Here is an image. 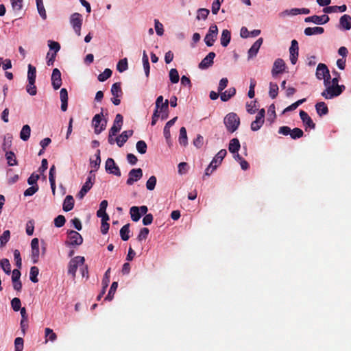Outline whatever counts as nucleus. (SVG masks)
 I'll return each instance as SVG.
<instances>
[{"mask_svg":"<svg viewBox=\"0 0 351 351\" xmlns=\"http://www.w3.org/2000/svg\"><path fill=\"white\" fill-rule=\"evenodd\" d=\"M224 125L228 132H234L240 125V118L234 112L228 113L223 119Z\"/></svg>","mask_w":351,"mask_h":351,"instance_id":"obj_1","label":"nucleus"},{"mask_svg":"<svg viewBox=\"0 0 351 351\" xmlns=\"http://www.w3.org/2000/svg\"><path fill=\"white\" fill-rule=\"evenodd\" d=\"M345 89L346 86L344 85H335V84H332L330 86H328L327 88L324 90L321 95L326 99H330L340 95Z\"/></svg>","mask_w":351,"mask_h":351,"instance_id":"obj_2","label":"nucleus"},{"mask_svg":"<svg viewBox=\"0 0 351 351\" xmlns=\"http://www.w3.org/2000/svg\"><path fill=\"white\" fill-rule=\"evenodd\" d=\"M103 111L104 108H101V112L96 114L92 120V125L94 128V132L96 134H100L102 131L105 130L106 128L107 120H102V117L104 116Z\"/></svg>","mask_w":351,"mask_h":351,"instance_id":"obj_3","label":"nucleus"},{"mask_svg":"<svg viewBox=\"0 0 351 351\" xmlns=\"http://www.w3.org/2000/svg\"><path fill=\"white\" fill-rule=\"evenodd\" d=\"M85 258L84 256H77L71 259L68 265V274L71 275L74 278L75 277L78 266H83Z\"/></svg>","mask_w":351,"mask_h":351,"instance_id":"obj_4","label":"nucleus"},{"mask_svg":"<svg viewBox=\"0 0 351 351\" xmlns=\"http://www.w3.org/2000/svg\"><path fill=\"white\" fill-rule=\"evenodd\" d=\"M92 172V171L90 172V175L87 177L86 182L77 195V197L79 199H83L93 186L95 176V175H91Z\"/></svg>","mask_w":351,"mask_h":351,"instance_id":"obj_5","label":"nucleus"},{"mask_svg":"<svg viewBox=\"0 0 351 351\" xmlns=\"http://www.w3.org/2000/svg\"><path fill=\"white\" fill-rule=\"evenodd\" d=\"M218 34L217 26L215 24L210 26L208 33L204 38V42L208 47L214 45Z\"/></svg>","mask_w":351,"mask_h":351,"instance_id":"obj_6","label":"nucleus"},{"mask_svg":"<svg viewBox=\"0 0 351 351\" xmlns=\"http://www.w3.org/2000/svg\"><path fill=\"white\" fill-rule=\"evenodd\" d=\"M68 241H66L67 245H80L83 243V238L82 235L75 230H69Z\"/></svg>","mask_w":351,"mask_h":351,"instance_id":"obj_7","label":"nucleus"},{"mask_svg":"<svg viewBox=\"0 0 351 351\" xmlns=\"http://www.w3.org/2000/svg\"><path fill=\"white\" fill-rule=\"evenodd\" d=\"M71 24L77 36L81 35V27L82 25V16L79 13H74L71 16Z\"/></svg>","mask_w":351,"mask_h":351,"instance_id":"obj_8","label":"nucleus"},{"mask_svg":"<svg viewBox=\"0 0 351 351\" xmlns=\"http://www.w3.org/2000/svg\"><path fill=\"white\" fill-rule=\"evenodd\" d=\"M265 109L262 108L258 111V114L256 116L255 120L252 121L251 123L250 128L252 131H257L262 127L265 121Z\"/></svg>","mask_w":351,"mask_h":351,"instance_id":"obj_9","label":"nucleus"},{"mask_svg":"<svg viewBox=\"0 0 351 351\" xmlns=\"http://www.w3.org/2000/svg\"><path fill=\"white\" fill-rule=\"evenodd\" d=\"M106 171L109 173L120 177L121 176L119 167L116 165L114 159L108 158L106 161Z\"/></svg>","mask_w":351,"mask_h":351,"instance_id":"obj_10","label":"nucleus"},{"mask_svg":"<svg viewBox=\"0 0 351 351\" xmlns=\"http://www.w3.org/2000/svg\"><path fill=\"white\" fill-rule=\"evenodd\" d=\"M286 67V64L282 58L276 59L274 62L271 70L272 76L275 77L278 74L282 73L285 71Z\"/></svg>","mask_w":351,"mask_h":351,"instance_id":"obj_11","label":"nucleus"},{"mask_svg":"<svg viewBox=\"0 0 351 351\" xmlns=\"http://www.w3.org/2000/svg\"><path fill=\"white\" fill-rule=\"evenodd\" d=\"M299 56L298 43L296 40H292L291 47H289L290 61L292 64H295Z\"/></svg>","mask_w":351,"mask_h":351,"instance_id":"obj_12","label":"nucleus"},{"mask_svg":"<svg viewBox=\"0 0 351 351\" xmlns=\"http://www.w3.org/2000/svg\"><path fill=\"white\" fill-rule=\"evenodd\" d=\"M128 179L127 180V184L132 185L135 182H137L143 177V171L141 168L132 169L128 173Z\"/></svg>","mask_w":351,"mask_h":351,"instance_id":"obj_13","label":"nucleus"},{"mask_svg":"<svg viewBox=\"0 0 351 351\" xmlns=\"http://www.w3.org/2000/svg\"><path fill=\"white\" fill-rule=\"evenodd\" d=\"M329 16L326 14L322 16L313 15L305 18L304 21L306 23H313L317 25H323L329 21Z\"/></svg>","mask_w":351,"mask_h":351,"instance_id":"obj_14","label":"nucleus"},{"mask_svg":"<svg viewBox=\"0 0 351 351\" xmlns=\"http://www.w3.org/2000/svg\"><path fill=\"white\" fill-rule=\"evenodd\" d=\"M51 84L55 90H58L62 85L61 73L57 68L54 69L51 75Z\"/></svg>","mask_w":351,"mask_h":351,"instance_id":"obj_15","label":"nucleus"},{"mask_svg":"<svg viewBox=\"0 0 351 351\" xmlns=\"http://www.w3.org/2000/svg\"><path fill=\"white\" fill-rule=\"evenodd\" d=\"M329 75L330 71L327 66L324 63L318 64L315 73L316 77L318 80H322V78H324L325 77H329Z\"/></svg>","mask_w":351,"mask_h":351,"instance_id":"obj_16","label":"nucleus"},{"mask_svg":"<svg viewBox=\"0 0 351 351\" xmlns=\"http://www.w3.org/2000/svg\"><path fill=\"white\" fill-rule=\"evenodd\" d=\"M215 53L210 52L199 64L200 69H206L211 66L213 64V59L215 57Z\"/></svg>","mask_w":351,"mask_h":351,"instance_id":"obj_17","label":"nucleus"},{"mask_svg":"<svg viewBox=\"0 0 351 351\" xmlns=\"http://www.w3.org/2000/svg\"><path fill=\"white\" fill-rule=\"evenodd\" d=\"M300 117L303 122L304 125L305 126L306 130L307 128L315 129V124L313 123L312 119L309 117L307 112L304 110H300Z\"/></svg>","mask_w":351,"mask_h":351,"instance_id":"obj_18","label":"nucleus"},{"mask_svg":"<svg viewBox=\"0 0 351 351\" xmlns=\"http://www.w3.org/2000/svg\"><path fill=\"white\" fill-rule=\"evenodd\" d=\"M263 43V38H259L250 47V49L248 50L247 55H248V59H251L254 57H255L258 50L261 46V45Z\"/></svg>","mask_w":351,"mask_h":351,"instance_id":"obj_19","label":"nucleus"},{"mask_svg":"<svg viewBox=\"0 0 351 351\" xmlns=\"http://www.w3.org/2000/svg\"><path fill=\"white\" fill-rule=\"evenodd\" d=\"M133 134V130L123 131L119 136L116 138V143L119 147H121L125 143L127 142L128 139Z\"/></svg>","mask_w":351,"mask_h":351,"instance_id":"obj_20","label":"nucleus"},{"mask_svg":"<svg viewBox=\"0 0 351 351\" xmlns=\"http://www.w3.org/2000/svg\"><path fill=\"white\" fill-rule=\"evenodd\" d=\"M339 25L340 27L349 30L351 29V16L348 14H343L341 16L339 19Z\"/></svg>","mask_w":351,"mask_h":351,"instance_id":"obj_21","label":"nucleus"},{"mask_svg":"<svg viewBox=\"0 0 351 351\" xmlns=\"http://www.w3.org/2000/svg\"><path fill=\"white\" fill-rule=\"evenodd\" d=\"M74 199L72 195H68L66 196L62 206V209L65 212L71 210L74 207Z\"/></svg>","mask_w":351,"mask_h":351,"instance_id":"obj_22","label":"nucleus"},{"mask_svg":"<svg viewBox=\"0 0 351 351\" xmlns=\"http://www.w3.org/2000/svg\"><path fill=\"white\" fill-rule=\"evenodd\" d=\"M227 154V151L224 149H221L213 158V160L210 162L211 166H214L217 165V167L220 165Z\"/></svg>","mask_w":351,"mask_h":351,"instance_id":"obj_23","label":"nucleus"},{"mask_svg":"<svg viewBox=\"0 0 351 351\" xmlns=\"http://www.w3.org/2000/svg\"><path fill=\"white\" fill-rule=\"evenodd\" d=\"M55 175H56V167L54 165H53L49 170V180L51 185V189L53 195H54L56 194V180H55Z\"/></svg>","mask_w":351,"mask_h":351,"instance_id":"obj_24","label":"nucleus"},{"mask_svg":"<svg viewBox=\"0 0 351 351\" xmlns=\"http://www.w3.org/2000/svg\"><path fill=\"white\" fill-rule=\"evenodd\" d=\"M231 40V32L228 29H223L221 32L220 42L221 45L226 47L228 45Z\"/></svg>","mask_w":351,"mask_h":351,"instance_id":"obj_25","label":"nucleus"},{"mask_svg":"<svg viewBox=\"0 0 351 351\" xmlns=\"http://www.w3.org/2000/svg\"><path fill=\"white\" fill-rule=\"evenodd\" d=\"M315 109L319 116L322 117L328 113V108L327 105L324 101H320L316 104Z\"/></svg>","mask_w":351,"mask_h":351,"instance_id":"obj_26","label":"nucleus"},{"mask_svg":"<svg viewBox=\"0 0 351 351\" xmlns=\"http://www.w3.org/2000/svg\"><path fill=\"white\" fill-rule=\"evenodd\" d=\"M324 32V29L321 27H313L305 28L304 33L306 36H312L316 34H322Z\"/></svg>","mask_w":351,"mask_h":351,"instance_id":"obj_27","label":"nucleus"},{"mask_svg":"<svg viewBox=\"0 0 351 351\" xmlns=\"http://www.w3.org/2000/svg\"><path fill=\"white\" fill-rule=\"evenodd\" d=\"M347 10V6L346 5H342L340 6L333 5V6H328L324 8V12L325 13H332V12H344Z\"/></svg>","mask_w":351,"mask_h":351,"instance_id":"obj_28","label":"nucleus"},{"mask_svg":"<svg viewBox=\"0 0 351 351\" xmlns=\"http://www.w3.org/2000/svg\"><path fill=\"white\" fill-rule=\"evenodd\" d=\"M178 141H179V143L184 147H186L188 145V137H187V134H186V130L184 127H182L180 129V134H179Z\"/></svg>","mask_w":351,"mask_h":351,"instance_id":"obj_29","label":"nucleus"},{"mask_svg":"<svg viewBox=\"0 0 351 351\" xmlns=\"http://www.w3.org/2000/svg\"><path fill=\"white\" fill-rule=\"evenodd\" d=\"M121 82L114 83L111 87V93L113 97H121L123 95Z\"/></svg>","mask_w":351,"mask_h":351,"instance_id":"obj_30","label":"nucleus"},{"mask_svg":"<svg viewBox=\"0 0 351 351\" xmlns=\"http://www.w3.org/2000/svg\"><path fill=\"white\" fill-rule=\"evenodd\" d=\"M236 94V89L234 87L230 88L223 93H221L220 97L221 101H227Z\"/></svg>","mask_w":351,"mask_h":351,"instance_id":"obj_31","label":"nucleus"},{"mask_svg":"<svg viewBox=\"0 0 351 351\" xmlns=\"http://www.w3.org/2000/svg\"><path fill=\"white\" fill-rule=\"evenodd\" d=\"M240 147H241V145H240V143H239V141L238 140V138H232V140H230V143H229L228 149L231 153L235 154V153L238 152Z\"/></svg>","mask_w":351,"mask_h":351,"instance_id":"obj_32","label":"nucleus"},{"mask_svg":"<svg viewBox=\"0 0 351 351\" xmlns=\"http://www.w3.org/2000/svg\"><path fill=\"white\" fill-rule=\"evenodd\" d=\"M31 134V128L29 125H25L23 126L22 130L20 132V138L24 141H27L30 136Z\"/></svg>","mask_w":351,"mask_h":351,"instance_id":"obj_33","label":"nucleus"},{"mask_svg":"<svg viewBox=\"0 0 351 351\" xmlns=\"http://www.w3.org/2000/svg\"><path fill=\"white\" fill-rule=\"evenodd\" d=\"M130 223L124 225L120 230V236L123 241H128L130 237Z\"/></svg>","mask_w":351,"mask_h":351,"instance_id":"obj_34","label":"nucleus"},{"mask_svg":"<svg viewBox=\"0 0 351 351\" xmlns=\"http://www.w3.org/2000/svg\"><path fill=\"white\" fill-rule=\"evenodd\" d=\"M123 122V117L121 114H117L115 117V119L113 123V125L110 130H112L114 128L117 130V133L121 130Z\"/></svg>","mask_w":351,"mask_h":351,"instance_id":"obj_35","label":"nucleus"},{"mask_svg":"<svg viewBox=\"0 0 351 351\" xmlns=\"http://www.w3.org/2000/svg\"><path fill=\"white\" fill-rule=\"evenodd\" d=\"M39 274V269L36 266H32L30 268L29 279L32 282L36 283L38 282V275Z\"/></svg>","mask_w":351,"mask_h":351,"instance_id":"obj_36","label":"nucleus"},{"mask_svg":"<svg viewBox=\"0 0 351 351\" xmlns=\"http://www.w3.org/2000/svg\"><path fill=\"white\" fill-rule=\"evenodd\" d=\"M0 267L6 274L9 275L11 273V265L8 259L3 258L0 260Z\"/></svg>","mask_w":351,"mask_h":351,"instance_id":"obj_37","label":"nucleus"},{"mask_svg":"<svg viewBox=\"0 0 351 351\" xmlns=\"http://www.w3.org/2000/svg\"><path fill=\"white\" fill-rule=\"evenodd\" d=\"M5 158L8 160V164L10 166L16 165L18 164L17 160L16 159L15 154L13 152L9 151L5 153Z\"/></svg>","mask_w":351,"mask_h":351,"instance_id":"obj_38","label":"nucleus"},{"mask_svg":"<svg viewBox=\"0 0 351 351\" xmlns=\"http://www.w3.org/2000/svg\"><path fill=\"white\" fill-rule=\"evenodd\" d=\"M130 213L131 215V218L134 221H138L141 217V214L139 212L138 206L131 207Z\"/></svg>","mask_w":351,"mask_h":351,"instance_id":"obj_39","label":"nucleus"},{"mask_svg":"<svg viewBox=\"0 0 351 351\" xmlns=\"http://www.w3.org/2000/svg\"><path fill=\"white\" fill-rule=\"evenodd\" d=\"M36 67L32 66V64L28 65V73H27V79L28 82H31L32 84L33 81L36 82Z\"/></svg>","mask_w":351,"mask_h":351,"instance_id":"obj_40","label":"nucleus"},{"mask_svg":"<svg viewBox=\"0 0 351 351\" xmlns=\"http://www.w3.org/2000/svg\"><path fill=\"white\" fill-rule=\"evenodd\" d=\"M117 287H118V282H113L111 285V287L110 288L108 295L105 298V300L110 301L112 300L114 295L117 291Z\"/></svg>","mask_w":351,"mask_h":351,"instance_id":"obj_41","label":"nucleus"},{"mask_svg":"<svg viewBox=\"0 0 351 351\" xmlns=\"http://www.w3.org/2000/svg\"><path fill=\"white\" fill-rule=\"evenodd\" d=\"M278 86L276 83L270 82L269 84V97L272 99H275L278 96Z\"/></svg>","mask_w":351,"mask_h":351,"instance_id":"obj_42","label":"nucleus"},{"mask_svg":"<svg viewBox=\"0 0 351 351\" xmlns=\"http://www.w3.org/2000/svg\"><path fill=\"white\" fill-rule=\"evenodd\" d=\"M306 98H303L301 99L298 100L295 103L292 104L291 105L287 107L284 110L283 113H285L287 112H290L295 110L300 105L302 104L306 101Z\"/></svg>","mask_w":351,"mask_h":351,"instance_id":"obj_43","label":"nucleus"},{"mask_svg":"<svg viewBox=\"0 0 351 351\" xmlns=\"http://www.w3.org/2000/svg\"><path fill=\"white\" fill-rule=\"evenodd\" d=\"M128 68V60L125 58L119 60L117 65V69L121 73L126 71Z\"/></svg>","mask_w":351,"mask_h":351,"instance_id":"obj_44","label":"nucleus"},{"mask_svg":"<svg viewBox=\"0 0 351 351\" xmlns=\"http://www.w3.org/2000/svg\"><path fill=\"white\" fill-rule=\"evenodd\" d=\"M10 238V232L7 230H5L3 234L0 236V245L1 247L4 246L9 241Z\"/></svg>","mask_w":351,"mask_h":351,"instance_id":"obj_45","label":"nucleus"},{"mask_svg":"<svg viewBox=\"0 0 351 351\" xmlns=\"http://www.w3.org/2000/svg\"><path fill=\"white\" fill-rule=\"evenodd\" d=\"M136 147L137 151L141 154H145L147 152V149L146 143L142 140L138 141L136 143Z\"/></svg>","mask_w":351,"mask_h":351,"instance_id":"obj_46","label":"nucleus"},{"mask_svg":"<svg viewBox=\"0 0 351 351\" xmlns=\"http://www.w3.org/2000/svg\"><path fill=\"white\" fill-rule=\"evenodd\" d=\"M179 74L176 69H171L169 71V79L173 84L179 82Z\"/></svg>","mask_w":351,"mask_h":351,"instance_id":"obj_47","label":"nucleus"},{"mask_svg":"<svg viewBox=\"0 0 351 351\" xmlns=\"http://www.w3.org/2000/svg\"><path fill=\"white\" fill-rule=\"evenodd\" d=\"M209 10L206 8H199L197 10V19H204L206 20L208 17V15L209 14Z\"/></svg>","mask_w":351,"mask_h":351,"instance_id":"obj_48","label":"nucleus"},{"mask_svg":"<svg viewBox=\"0 0 351 351\" xmlns=\"http://www.w3.org/2000/svg\"><path fill=\"white\" fill-rule=\"evenodd\" d=\"M304 135V132L302 130L298 128H295L294 129L291 130V137L293 139H298L302 137Z\"/></svg>","mask_w":351,"mask_h":351,"instance_id":"obj_49","label":"nucleus"},{"mask_svg":"<svg viewBox=\"0 0 351 351\" xmlns=\"http://www.w3.org/2000/svg\"><path fill=\"white\" fill-rule=\"evenodd\" d=\"M156 178L154 176H152L146 182V188L149 191H153L155 189L156 184Z\"/></svg>","mask_w":351,"mask_h":351,"instance_id":"obj_50","label":"nucleus"},{"mask_svg":"<svg viewBox=\"0 0 351 351\" xmlns=\"http://www.w3.org/2000/svg\"><path fill=\"white\" fill-rule=\"evenodd\" d=\"M112 71L110 69H106L104 71L98 75L99 82H104L112 75Z\"/></svg>","mask_w":351,"mask_h":351,"instance_id":"obj_51","label":"nucleus"},{"mask_svg":"<svg viewBox=\"0 0 351 351\" xmlns=\"http://www.w3.org/2000/svg\"><path fill=\"white\" fill-rule=\"evenodd\" d=\"M45 337L47 340H49L51 341H54L57 339V335L55 332H53V330L49 328H46L45 330Z\"/></svg>","mask_w":351,"mask_h":351,"instance_id":"obj_52","label":"nucleus"},{"mask_svg":"<svg viewBox=\"0 0 351 351\" xmlns=\"http://www.w3.org/2000/svg\"><path fill=\"white\" fill-rule=\"evenodd\" d=\"M26 90L30 95L34 96L36 95L37 88L35 86V81H33L32 84L31 83V82H28V85L26 87Z\"/></svg>","mask_w":351,"mask_h":351,"instance_id":"obj_53","label":"nucleus"},{"mask_svg":"<svg viewBox=\"0 0 351 351\" xmlns=\"http://www.w3.org/2000/svg\"><path fill=\"white\" fill-rule=\"evenodd\" d=\"M65 222V217L62 215H58L54 219V225L57 228L62 227L64 225Z\"/></svg>","mask_w":351,"mask_h":351,"instance_id":"obj_54","label":"nucleus"},{"mask_svg":"<svg viewBox=\"0 0 351 351\" xmlns=\"http://www.w3.org/2000/svg\"><path fill=\"white\" fill-rule=\"evenodd\" d=\"M13 10L19 12L23 8V0H10Z\"/></svg>","mask_w":351,"mask_h":351,"instance_id":"obj_55","label":"nucleus"},{"mask_svg":"<svg viewBox=\"0 0 351 351\" xmlns=\"http://www.w3.org/2000/svg\"><path fill=\"white\" fill-rule=\"evenodd\" d=\"M149 230L147 228H143L141 229L140 232L137 237V239L139 241L143 240H145L149 234Z\"/></svg>","mask_w":351,"mask_h":351,"instance_id":"obj_56","label":"nucleus"},{"mask_svg":"<svg viewBox=\"0 0 351 351\" xmlns=\"http://www.w3.org/2000/svg\"><path fill=\"white\" fill-rule=\"evenodd\" d=\"M48 46L50 50L54 51L53 52V53H57L60 49V45L59 44V43L56 41L49 40Z\"/></svg>","mask_w":351,"mask_h":351,"instance_id":"obj_57","label":"nucleus"},{"mask_svg":"<svg viewBox=\"0 0 351 351\" xmlns=\"http://www.w3.org/2000/svg\"><path fill=\"white\" fill-rule=\"evenodd\" d=\"M38 184L32 185L24 191L25 196H32L38 191Z\"/></svg>","mask_w":351,"mask_h":351,"instance_id":"obj_58","label":"nucleus"},{"mask_svg":"<svg viewBox=\"0 0 351 351\" xmlns=\"http://www.w3.org/2000/svg\"><path fill=\"white\" fill-rule=\"evenodd\" d=\"M154 26L156 32L158 36H162L164 34L163 25L159 22L158 19L154 20Z\"/></svg>","mask_w":351,"mask_h":351,"instance_id":"obj_59","label":"nucleus"},{"mask_svg":"<svg viewBox=\"0 0 351 351\" xmlns=\"http://www.w3.org/2000/svg\"><path fill=\"white\" fill-rule=\"evenodd\" d=\"M110 268H108L107 271L105 272L104 278L102 279V286L104 289H107L108 284L110 282Z\"/></svg>","mask_w":351,"mask_h":351,"instance_id":"obj_60","label":"nucleus"},{"mask_svg":"<svg viewBox=\"0 0 351 351\" xmlns=\"http://www.w3.org/2000/svg\"><path fill=\"white\" fill-rule=\"evenodd\" d=\"M11 306H12V309L14 311H19L21 308V302L20 299L18 298H13L11 301Z\"/></svg>","mask_w":351,"mask_h":351,"instance_id":"obj_61","label":"nucleus"},{"mask_svg":"<svg viewBox=\"0 0 351 351\" xmlns=\"http://www.w3.org/2000/svg\"><path fill=\"white\" fill-rule=\"evenodd\" d=\"M193 143L197 148H201L204 144V138L201 134H197Z\"/></svg>","mask_w":351,"mask_h":351,"instance_id":"obj_62","label":"nucleus"},{"mask_svg":"<svg viewBox=\"0 0 351 351\" xmlns=\"http://www.w3.org/2000/svg\"><path fill=\"white\" fill-rule=\"evenodd\" d=\"M24 341L21 337H17L14 340L15 350L23 351Z\"/></svg>","mask_w":351,"mask_h":351,"instance_id":"obj_63","label":"nucleus"},{"mask_svg":"<svg viewBox=\"0 0 351 351\" xmlns=\"http://www.w3.org/2000/svg\"><path fill=\"white\" fill-rule=\"evenodd\" d=\"M37 9L40 16L45 19L47 18L46 11L43 5V2L36 3Z\"/></svg>","mask_w":351,"mask_h":351,"instance_id":"obj_64","label":"nucleus"}]
</instances>
